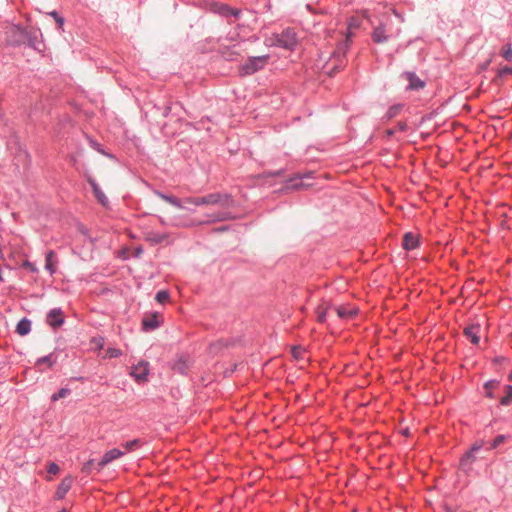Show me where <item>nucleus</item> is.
Here are the masks:
<instances>
[{"label":"nucleus","instance_id":"14","mask_svg":"<svg viewBox=\"0 0 512 512\" xmlns=\"http://www.w3.org/2000/svg\"><path fill=\"white\" fill-rule=\"evenodd\" d=\"M333 310L336 312L337 316L344 320H350L357 316L358 310L351 305H341L333 307Z\"/></svg>","mask_w":512,"mask_h":512},{"label":"nucleus","instance_id":"34","mask_svg":"<svg viewBox=\"0 0 512 512\" xmlns=\"http://www.w3.org/2000/svg\"><path fill=\"white\" fill-rule=\"evenodd\" d=\"M211 218L207 221L208 223L216 222V221H224L231 218L229 212H220L215 215L210 216Z\"/></svg>","mask_w":512,"mask_h":512},{"label":"nucleus","instance_id":"35","mask_svg":"<svg viewBox=\"0 0 512 512\" xmlns=\"http://www.w3.org/2000/svg\"><path fill=\"white\" fill-rule=\"evenodd\" d=\"M90 342L93 345L94 349L98 351L104 349L105 339L102 336L93 337Z\"/></svg>","mask_w":512,"mask_h":512},{"label":"nucleus","instance_id":"20","mask_svg":"<svg viewBox=\"0 0 512 512\" xmlns=\"http://www.w3.org/2000/svg\"><path fill=\"white\" fill-rule=\"evenodd\" d=\"M480 325H470L465 327L464 329V335L473 343L474 345H477L480 341Z\"/></svg>","mask_w":512,"mask_h":512},{"label":"nucleus","instance_id":"2","mask_svg":"<svg viewBox=\"0 0 512 512\" xmlns=\"http://www.w3.org/2000/svg\"><path fill=\"white\" fill-rule=\"evenodd\" d=\"M274 45L286 50H294L298 43L297 33L293 28H286L274 37Z\"/></svg>","mask_w":512,"mask_h":512},{"label":"nucleus","instance_id":"29","mask_svg":"<svg viewBox=\"0 0 512 512\" xmlns=\"http://www.w3.org/2000/svg\"><path fill=\"white\" fill-rule=\"evenodd\" d=\"M123 352L121 349L109 347L105 350L104 355H102L103 359H112V358H118L122 356Z\"/></svg>","mask_w":512,"mask_h":512},{"label":"nucleus","instance_id":"4","mask_svg":"<svg viewBox=\"0 0 512 512\" xmlns=\"http://www.w3.org/2000/svg\"><path fill=\"white\" fill-rule=\"evenodd\" d=\"M268 59L269 55L249 57L248 60L239 68L240 75H252L263 69L267 64Z\"/></svg>","mask_w":512,"mask_h":512},{"label":"nucleus","instance_id":"3","mask_svg":"<svg viewBox=\"0 0 512 512\" xmlns=\"http://www.w3.org/2000/svg\"><path fill=\"white\" fill-rule=\"evenodd\" d=\"M233 199L226 193H211L205 196L198 197V206L201 205H220L228 208L232 206Z\"/></svg>","mask_w":512,"mask_h":512},{"label":"nucleus","instance_id":"47","mask_svg":"<svg viewBox=\"0 0 512 512\" xmlns=\"http://www.w3.org/2000/svg\"><path fill=\"white\" fill-rule=\"evenodd\" d=\"M0 260H5V257H4V253H3V248L2 246L0 245Z\"/></svg>","mask_w":512,"mask_h":512},{"label":"nucleus","instance_id":"32","mask_svg":"<svg viewBox=\"0 0 512 512\" xmlns=\"http://www.w3.org/2000/svg\"><path fill=\"white\" fill-rule=\"evenodd\" d=\"M512 404V386H506V395L500 399V405L509 406Z\"/></svg>","mask_w":512,"mask_h":512},{"label":"nucleus","instance_id":"42","mask_svg":"<svg viewBox=\"0 0 512 512\" xmlns=\"http://www.w3.org/2000/svg\"><path fill=\"white\" fill-rule=\"evenodd\" d=\"M304 352L305 351L301 347H293L292 348V355L296 359L302 358Z\"/></svg>","mask_w":512,"mask_h":512},{"label":"nucleus","instance_id":"49","mask_svg":"<svg viewBox=\"0 0 512 512\" xmlns=\"http://www.w3.org/2000/svg\"><path fill=\"white\" fill-rule=\"evenodd\" d=\"M4 267L7 269H13V266L10 263H4Z\"/></svg>","mask_w":512,"mask_h":512},{"label":"nucleus","instance_id":"41","mask_svg":"<svg viewBox=\"0 0 512 512\" xmlns=\"http://www.w3.org/2000/svg\"><path fill=\"white\" fill-rule=\"evenodd\" d=\"M512 74V66H504V67H501L499 70H498V73L497 75L499 77H504L506 75H511Z\"/></svg>","mask_w":512,"mask_h":512},{"label":"nucleus","instance_id":"36","mask_svg":"<svg viewBox=\"0 0 512 512\" xmlns=\"http://www.w3.org/2000/svg\"><path fill=\"white\" fill-rule=\"evenodd\" d=\"M170 295L166 290H160L156 293L155 299L160 304H165L169 301Z\"/></svg>","mask_w":512,"mask_h":512},{"label":"nucleus","instance_id":"30","mask_svg":"<svg viewBox=\"0 0 512 512\" xmlns=\"http://www.w3.org/2000/svg\"><path fill=\"white\" fill-rule=\"evenodd\" d=\"M499 382L496 380H489L484 384L485 396L488 398H494L493 389L498 386Z\"/></svg>","mask_w":512,"mask_h":512},{"label":"nucleus","instance_id":"37","mask_svg":"<svg viewBox=\"0 0 512 512\" xmlns=\"http://www.w3.org/2000/svg\"><path fill=\"white\" fill-rule=\"evenodd\" d=\"M70 392L71 391L69 388H61L58 392L54 393L51 396V400L53 402L58 401L59 399H62V398H65L66 396H68L70 394Z\"/></svg>","mask_w":512,"mask_h":512},{"label":"nucleus","instance_id":"11","mask_svg":"<svg viewBox=\"0 0 512 512\" xmlns=\"http://www.w3.org/2000/svg\"><path fill=\"white\" fill-rule=\"evenodd\" d=\"M123 455H125V452H122V450H120L118 448H113L111 450H108L107 452L104 453L101 460L97 463V470L98 471L102 470L109 463L121 458Z\"/></svg>","mask_w":512,"mask_h":512},{"label":"nucleus","instance_id":"15","mask_svg":"<svg viewBox=\"0 0 512 512\" xmlns=\"http://www.w3.org/2000/svg\"><path fill=\"white\" fill-rule=\"evenodd\" d=\"M403 76L408 81L407 90H420L426 86L425 81L421 80L414 72L406 71Z\"/></svg>","mask_w":512,"mask_h":512},{"label":"nucleus","instance_id":"43","mask_svg":"<svg viewBox=\"0 0 512 512\" xmlns=\"http://www.w3.org/2000/svg\"><path fill=\"white\" fill-rule=\"evenodd\" d=\"M181 200H182V205L192 204V205L198 206V197H187V198H184Z\"/></svg>","mask_w":512,"mask_h":512},{"label":"nucleus","instance_id":"31","mask_svg":"<svg viewBox=\"0 0 512 512\" xmlns=\"http://www.w3.org/2000/svg\"><path fill=\"white\" fill-rule=\"evenodd\" d=\"M500 56L503 57L506 61H512V46L511 44L503 45L500 49Z\"/></svg>","mask_w":512,"mask_h":512},{"label":"nucleus","instance_id":"25","mask_svg":"<svg viewBox=\"0 0 512 512\" xmlns=\"http://www.w3.org/2000/svg\"><path fill=\"white\" fill-rule=\"evenodd\" d=\"M221 53L224 59L228 61H235L237 60L238 56H240V51L237 49V45L226 47L222 50Z\"/></svg>","mask_w":512,"mask_h":512},{"label":"nucleus","instance_id":"44","mask_svg":"<svg viewBox=\"0 0 512 512\" xmlns=\"http://www.w3.org/2000/svg\"><path fill=\"white\" fill-rule=\"evenodd\" d=\"M407 128H408L407 123L404 121H400L397 123V125L394 129H396V131L404 132L407 130Z\"/></svg>","mask_w":512,"mask_h":512},{"label":"nucleus","instance_id":"17","mask_svg":"<svg viewBox=\"0 0 512 512\" xmlns=\"http://www.w3.org/2000/svg\"><path fill=\"white\" fill-rule=\"evenodd\" d=\"M58 257L55 251L49 250L45 254V269L53 276L57 271Z\"/></svg>","mask_w":512,"mask_h":512},{"label":"nucleus","instance_id":"27","mask_svg":"<svg viewBox=\"0 0 512 512\" xmlns=\"http://www.w3.org/2000/svg\"><path fill=\"white\" fill-rule=\"evenodd\" d=\"M404 105L403 104H395L389 107L385 114V119L391 120L395 117H397L401 111L403 110Z\"/></svg>","mask_w":512,"mask_h":512},{"label":"nucleus","instance_id":"10","mask_svg":"<svg viewBox=\"0 0 512 512\" xmlns=\"http://www.w3.org/2000/svg\"><path fill=\"white\" fill-rule=\"evenodd\" d=\"M64 321L65 317L61 308L51 309L46 317V323L54 329L61 327Z\"/></svg>","mask_w":512,"mask_h":512},{"label":"nucleus","instance_id":"39","mask_svg":"<svg viewBox=\"0 0 512 512\" xmlns=\"http://www.w3.org/2000/svg\"><path fill=\"white\" fill-rule=\"evenodd\" d=\"M47 472L56 475L60 472V467L55 462H50L47 466Z\"/></svg>","mask_w":512,"mask_h":512},{"label":"nucleus","instance_id":"26","mask_svg":"<svg viewBox=\"0 0 512 512\" xmlns=\"http://www.w3.org/2000/svg\"><path fill=\"white\" fill-rule=\"evenodd\" d=\"M141 445H142V442L140 439H133L131 441H127V442L121 444V446L124 449V450H122V452H125V454L129 453V452H133V451L137 450L138 448H140Z\"/></svg>","mask_w":512,"mask_h":512},{"label":"nucleus","instance_id":"22","mask_svg":"<svg viewBox=\"0 0 512 512\" xmlns=\"http://www.w3.org/2000/svg\"><path fill=\"white\" fill-rule=\"evenodd\" d=\"M155 194L162 200H164L165 202L171 204L172 206L176 207V208H179V209H184L186 208L185 205H182V200L176 196H173V195H168V194H165L161 191H155Z\"/></svg>","mask_w":512,"mask_h":512},{"label":"nucleus","instance_id":"12","mask_svg":"<svg viewBox=\"0 0 512 512\" xmlns=\"http://www.w3.org/2000/svg\"><path fill=\"white\" fill-rule=\"evenodd\" d=\"M483 446H484V441L481 440V441L475 442L472 445V447L470 448V450H468L460 459V465L464 467V466L472 463L476 458V453L478 451H480L483 448Z\"/></svg>","mask_w":512,"mask_h":512},{"label":"nucleus","instance_id":"5","mask_svg":"<svg viewBox=\"0 0 512 512\" xmlns=\"http://www.w3.org/2000/svg\"><path fill=\"white\" fill-rule=\"evenodd\" d=\"M394 36L391 29L385 23H380L375 26L371 32V39L375 44H382L388 42Z\"/></svg>","mask_w":512,"mask_h":512},{"label":"nucleus","instance_id":"46","mask_svg":"<svg viewBox=\"0 0 512 512\" xmlns=\"http://www.w3.org/2000/svg\"><path fill=\"white\" fill-rule=\"evenodd\" d=\"M395 133H396V129H394V128H392V129H388V130L386 131V134H387V136H388V137L393 136Z\"/></svg>","mask_w":512,"mask_h":512},{"label":"nucleus","instance_id":"50","mask_svg":"<svg viewBox=\"0 0 512 512\" xmlns=\"http://www.w3.org/2000/svg\"><path fill=\"white\" fill-rule=\"evenodd\" d=\"M508 378H509V380H512V371L509 373Z\"/></svg>","mask_w":512,"mask_h":512},{"label":"nucleus","instance_id":"33","mask_svg":"<svg viewBox=\"0 0 512 512\" xmlns=\"http://www.w3.org/2000/svg\"><path fill=\"white\" fill-rule=\"evenodd\" d=\"M48 15L54 18V21L57 24L58 30L63 31L64 18L57 11H51L48 13Z\"/></svg>","mask_w":512,"mask_h":512},{"label":"nucleus","instance_id":"23","mask_svg":"<svg viewBox=\"0 0 512 512\" xmlns=\"http://www.w3.org/2000/svg\"><path fill=\"white\" fill-rule=\"evenodd\" d=\"M333 307L325 301H322L316 308V318L319 323H324L326 321L327 313Z\"/></svg>","mask_w":512,"mask_h":512},{"label":"nucleus","instance_id":"18","mask_svg":"<svg viewBox=\"0 0 512 512\" xmlns=\"http://www.w3.org/2000/svg\"><path fill=\"white\" fill-rule=\"evenodd\" d=\"M73 482H74V479L72 476L64 477L61 480V482L55 492L56 498L63 499L66 496V494L69 492V490L71 489Z\"/></svg>","mask_w":512,"mask_h":512},{"label":"nucleus","instance_id":"1","mask_svg":"<svg viewBox=\"0 0 512 512\" xmlns=\"http://www.w3.org/2000/svg\"><path fill=\"white\" fill-rule=\"evenodd\" d=\"M350 48L351 46H348V44L341 42L337 43L335 50L325 65L329 75L335 74L344 69L347 64L346 55Z\"/></svg>","mask_w":512,"mask_h":512},{"label":"nucleus","instance_id":"21","mask_svg":"<svg viewBox=\"0 0 512 512\" xmlns=\"http://www.w3.org/2000/svg\"><path fill=\"white\" fill-rule=\"evenodd\" d=\"M27 254L21 245H12L10 247V253L8 255V258L10 261H12L15 265L18 264V259L26 258Z\"/></svg>","mask_w":512,"mask_h":512},{"label":"nucleus","instance_id":"9","mask_svg":"<svg viewBox=\"0 0 512 512\" xmlns=\"http://www.w3.org/2000/svg\"><path fill=\"white\" fill-rule=\"evenodd\" d=\"M149 374V364L146 361H140L132 366L130 375L138 383L145 382Z\"/></svg>","mask_w":512,"mask_h":512},{"label":"nucleus","instance_id":"19","mask_svg":"<svg viewBox=\"0 0 512 512\" xmlns=\"http://www.w3.org/2000/svg\"><path fill=\"white\" fill-rule=\"evenodd\" d=\"M419 246V238L412 232H407L403 236L402 247L407 250H414Z\"/></svg>","mask_w":512,"mask_h":512},{"label":"nucleus","instance_id":"45","mask_svg":"<svg viewBox=\"0 0 512 512\" xmlns=\"http://www.w3.org/2000/svg\"><path fill=\"white\" fill-rule=\"evenodd\" d=\"M93 465V460H89L87 461L83 467H82V472L84 473H90V470H91V466Z\"/></svg>","mask_w":512,"mask_h":512},{"label":"nucleus","instance_id":"28","mask_svg":"<svg viewBox=\"0 0 512 512\" xmlns=\"http://www.w3.org/2000/svg\"><path fill=\"white\" fill-rule=\"evenodd\" d=\"M168 238L167 234L150 232L147 234L146 239L152 244H160Z\"/></svg>","mask_w":512,"mask_h":512},{"label":"nucleus","instance_id":"38","mask_svg":"<svg viewBox=\"0 0 512 512\" xmlns=\"http://www.w3.org/2000/svg\"><path fill=\"white\" fill-rule=\"evenodd\" d=\"M506 441L505 435H498L494 438V440L490 443L489 447H487V450H492L500 446Z\"/></svg>","mask_w":512,"mask_h":512},{"label":"nucleus","instance_id":"40","mask_svg":"<svg viewBox=\"0 0 512 512\" xmlns=\"http://www.w3.org/2000/svg\"><path fill=\"white\" fill-rule=\"evenodd\" d=\"M22 267L25 268V269H28L29 271H31L33 273H37L38 272L37 267L32 262H30L27 259L23 260Z\"/></svg>","mask_w":512,"mask_h":512},{"label":"nucleus","instance_id":"7","mask_svg":"<svg viewBox=\"0 0 512 512\" xmlns=\"http://www.w3.org/2000/svg\"><path fill=\"white\" fill-rule=\"evenodd\" d=\"M211 10L214 13H217L225 18L234 17L237 19L241 15L240 9L231 7L228 4L220 3V2H213L211 4Z\"/></svg>","mask_w":512,"mask_h":512},{"label":"nucleus","instance_id":"24","mask_svg":"<svg viewBox=\"0 0 512 512\" xmlns=\"http://www.w3.org/2000/svg\"><path fill=\"white\" fill-rule=\"evenodd\" d=\"M31 331V321L28 318L21 319L16 326V333L25 336Z\"/></svg>","mask_w":512,"mask_h":512},{"label":"nucleus","instance_id":"48","mask_svg":"<svg viewBox=\"0 0 512 512\" xmlns=\"http://www.w3.org/2000/svg\"><path fill=\"white\" fill-rule=\"evenodd\" d=\"M291 186H292V187H294V188H299V187H301V186H302V184H301V183H297V182H295V183H293Z\"/></svg>","mask_w":512,"mask_h":512},{"label":"nucleus","instance_id":"13","mask_svg":"<svg viewBox=\"0 0 512 512\" xmlns=\"http://www.w3.org/2000/svg\"><path fill=\"white\" fill-rule=\"evenodd\" d=\"M57 362V356L54 353H50L46 356L40 357L35 362V368L39 372H44L47 369L52 368Z\"/></svg>","mask_w":512,"mask_h":512},{"label":"nucleus","instance_id":"8","mask_svg":"<svg viewBox=\"0 0 512 512\" xmlns=\"http://www.w3.org/2000/svg\"><path fill=\"white\" fill-rule=\"evenodd\" d=\"M162 323L163 316L160 313L154 312L151 314H147L142 319V329L144 331H152L160 327Z\"/></svg>","mask_w":512,"mask_h":512},{"label":"nucleus","instance_id":"6","mask_svg":"<svg viewBox=\"0 0 512 512\" xmlns=\"http://www.w3.org/2000/svg\"><path fill=\"white\" fill-rule=\"evenodd\" d=\"M362 25V20L357 16L349 17L347 20V28L344 33V39L341 40V43L348 44L351 46L353 43V38L356 36L357 31L360 29Z\"/></svg>","mask_w":512,"mask_h":512},{"label":"nucleus","instance_id":"16","mask_svg":"<svg viewBox=\"0 0 512 512\" xmlns=\"http://www.w3.org/2000/svg\"><path fill=\"white\" fill-rule=\"evenodd\" d=\"M88 183L90 184L91 188H92V191H93V194H94V197L96 198V200L103 206V207H107L108 204H109V200L108 198L106 197V195L104 194V192L101 190V188L99 187V185L97 184V182L89 177L88 178Z\"/></svg>","mask_w":512,"mask_h":512}]
</instances>
